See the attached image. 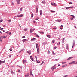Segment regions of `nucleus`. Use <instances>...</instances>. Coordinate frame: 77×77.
<instances>
[{
    "label": "nucleus",
    "mask_w": 77,
    "mask_h": 77,
    "mask_svg": "<svg viewBox=\"0 0 77 77\" xmlns=\"http://www.w3.org/2000/svg\"><path fill=\"white\" fill-rule=\"evenodd\" d=\"M23 9H22V8H20V11H22V10Z\"/></svg>",
    "instance_id": "6e6d98bb"
},
{
    "label": "nucleus",
    "mask_w": 77,
    "mask_h": 77,
    "mask_svg": "<svg viewBox=\"0 0 77 77\" xmlns=\"http://www.w3.org/2000/svg\"><path fill=\"white\" fill-rule=\"evenodd\" d=\"M30 74L31 76L33 77V74H32V71H30Z\"/></svg>",
    "instance_id": "0eeeda50"
},
{
    "label": "nucleus",
    "mask_w": 77,
    "mask_h": 77,
    "mask_svg": "<svg viewBox=\"0 0 77 77\" xmlns=\"http://www.w3.org/2000/svg\"><path fill=\"white\" fill-rule=\"evenodd\" d=\"M4 29L3 28H1V30H3Z\"/></svg>",
    "instance_id": "864d4df0"
},
{
    "label": "nucleus",
    "mask_w": 77,
    "mask_h": 77,
    "mask_svg": "<svg viewBox=\"0 0 77 77\" xmlns=\"http://www.w3.org/2000/svg\"><path fill=\"white\" fill-rule=\"evenodd\" d=\"M39 49L37 50L38 54H39Z\"/></svg>",
    "instance_id": "c9c22d12"
},
{
    "label": "nucleus",
    "mask_w": 77,
    "mask_h": 77,
    "mask_svg": "<svg viewBox=\"0 0 77 77\" xmlns=\"http://www.w3.org/2000/svg\"><path fill=\"white\" fill-rule=\"evenodd\" d=\"M53 29H54V30H56V28L54 27L53 28Z\"/></svg>",
    "instance_id": "8fccbe9b"
},
{
    "label": "nucleus",
    "mask_w": 77,
    "mask_h": 77,
    "mask_svg": "<svg viewBox=\"0 0 77 77\" xmlns=\"http://www.w3.org/2000/svg\"><path fill=\"white\" fill-rule=\"evenodd\" d=\"M5 61H2L0 60V65L2 64V63H5Z\"/></svg>",
    "instance_id": "1a4fd4ad"
},
{
    "label": "nucleus",
    "mask_w": 77,
    "mask_h": 77,
    "mask_svg": "<svg viewBox=\"0 0 77 77\" xmlns=\"http://www.w3.org/2000/svg\"><path fill=\"white\" fill-rule=\"evenodd\" d=\"M11 73L12 74H14V72L13 71H11Z\"/></svg>",
    "instance_id": "ea45409f"
},
{
    "label": "nucleus",
    "mask_w": 77,
    "mask_h": 77,
    "mask_svg": "<svg viewBox=\"0 0 77 77\" xmlns=\"http://www.w3.org/2000/svg\"><path fill=\"white\" fill-rule=\"evenodd\" d=\"M67 66V64H65L62 66V67H65V66Z\"/></svg>",
    "instance_id": "412c9836"
},
{
    "label": "nucleus",
    "mask_w": 77,
    "mask_h": 77,
    "mask_svg": "<svg viewBox=\"0 0 77 77\" xmlns=\"http://www.w3.org/2000/svg\"><path fill=\"white\" fill-rule=\"evenodd\" d=\"M2 21H3V20L1 19L0 20V22H2Z\"/></svg>",
    "instance_id": "de8ad7c7"
},
{
    "label": "nucleus",
    "mask_w": 77,
    "mask_h": 77,
    "mask_svg": "<svg viewBox=\"0 0 77 77\" xmlns=\"http://www.w3.org/2000/svg\"><path fill=\"white\" fill-rule=\"evenodd\" d=\"M44 62L42 61V63L41 64H40V65H42V64H43V63H44Z\"/></svg>",
    "instance_id": "cd10ccee"
},
{
    "label": "nucleus",
    "mask_w": 77,
    "mask_h": 77,
    "mask_svg": "<svg viewBox=\"0 0 77 77\" xmlns=\"http://www.w3.org/2000/svg\"><path fill=\"white\" fill-rule=\"evenodd\" d=\"M20 15H17V17H20Z\"/></svg>",
    "instance_id": "49530a36"
},
{
    "label": "nucleus",
    "mask_w": 77,
    "mask_h": 77,
    "mask_svg": "<svg viewBox=\"0 0 77 77\" xmlns=\"http://www.w3.org/2000/svg\"><path fill=\"white\" fill-rule=\"evenodd\" d=\"M11 55H9V57L10 58L11 57Z\"/></svg>",
    "instance_id": "bf43d9fd"
},
{
    "label": "nucleus",
    "mask_w": 77,
    "mask_h": 77,
    "mask_svg": "<svg viewBox=\"0 0 77 77\" xmlns=\"http://www.w3.org/2000/svg\"><path fill=\"white\" fill-rule=\"evenodd\" d=\"M71 16H72V17L71 18V20L72 21H73V20H74V18H75V16L72 15Z\"/></svg>",
    "instance_id": "f257e3e1"
},
{
    "label": "nucleus",
    "mask_w": 77,
    "mask_h": 77,
    "mask_svg": "<svg viewBox=\"0 0 77 77\" xmlns=\"http://www.w3.org/2000/svg\"><path fill=\"white\" fill-rule=\"evenodd\" d=\"M9 50H10V51H12V49H10Z\"/></svg>",
    "instance_id": "338daca9"
},
{
    "label": "nucleus",
    "mask_w": 77,
    "mask_h": 77,
    "mask_svg": "<svg viewBox=\"0 0 77 77\" xmlns=\"http://www.w3.org/2000/svg\"><path fill=\"white\" fill-rule=\"evenodd\" d=\"M2 38H4V39H5L6 38V37H5V36H2Z\"/></svg>",
    "instance_id": "c756f323"
},
{
    "label": "nucleus",
    "mask_w": 77,
    "mask_h": 77,
    "mask_svg": "<svg viewBox=\"0 0 77 77\" xmlns=\"http://www.w3.org/2000/svg\"><path fill=\"white\" fill-rule=\"evenodd\" d=\"M75 64L76 65H77V61L76 62V63H75Z\"/></svg>",
    "instance_id": "e2e57ef3"
},
{
    "label": "nucleus",
    "mask_w": 77,
    "mask_h": 77,
    "mask_svg": "<svg viewBox=\"0 0 77 77\" xmlns=\"http://www.w3.org/2000/svg\"><path fill=\"white\" fill-rule=\"evenodd\" d=\"M36 47L37 50H39V46H38V44H36Z\"/></svg>",
    "instance_id": "39448f33"
},
{
    "label": "nucleus",
    "mask_w": 77,
    "mask_h": 77,
    "mask_svg": "<svg viewBox=\"0 0 77 77\" xmlns=\"http://www.w3.org/2000/svg\"><path fill=\"white\" fill-rule=\"evenodd\" d=\"M51 5L53 6H57V5L56 4V3L51 2Z\"/></svg>",
    "instance_id": "f03ea898"
},
{
    "label": "nucleus",
    "mask_w": 77,
    "mask_h": 77,
    "mask_svg": "<svg viewBox=\"0 0 77 77\" xmlns=\"http://www.w3.org/2000/svg\"><path fill=\"white\" fill-rule=\"evenodd\" d=\"M56 67H54L52 69V71H54V69H56Z\"/></svg>",
    "instance_id": "b1692460"
},
{
    "label": "nucleus",
    "mask_w": 77,
    "mask_h": 77,
    "mask_svg": "<svg viewBox=\"0 0 77 77\" xmlns=\"http://www.w3.org/2000/svg\"><path fill=\"white\" fill-rule=\"evenodd\" d=\"M57 48V46H55L54 47V50H56V48Z\"/></svg>",
    "instance_id": "f704fd0d"
},
{
    "label": "nucleus",
    "mask_w": 77,
    "mask_h": 77,
    "mask_svg": "<svg viewBox=\"0 0 77 77\" xmlns=\"http://www.w3.org/2000/svg\"><path fill=\"white\" fill-rule=\"evenodd\" d=\"M29 75H30L29 73H27L25 75V77H29Z\"/></svg>",
    "instance_id": "6e6552de"
},
{
    "label": "nucleus",
    "mask_w": 77,
    "mask_h": 77,
    "mask_svg": "<svg viewBox=\"0 0 77 77\" xmlns=\"http://www.w3.org/2000/svg\"><path fill=\"white\" fill-rule=\"evenodd\" d=\"M33 14L32 13L31 14V18H33Z\"/></svg>",
    "instance_id": "aec40b11"
},
{
    "label": "nucleus",
    "mask_w": 77,
    "mask_h": 77,
    "mask_svg": "<svg viewBox=\"0 0 77 77\" xmlns=\"http://www.w3.org/2000/svg\"><path fill=\"white\" fill-rule=\"evenodd\" d=\"M56 21H58V22H59V20H56Z\"/></svg>",
    "instance_id": "052dcab7"
},
{
    "label": "nucleus",
    "mask_w": 77,
    "mask_h": 77,
    "mask_svg": "<svg viewBox=\"0 0 77 77\" xmlns=\"http://www.w3.org/2000/svg\"><path fill=\"white\" fill-rule=\"evenodd\" d=\"M64 40H65V38H63V42Z\"/></svg>",
    "instance_id": "680f3d73"
},
{
    "label": "nucleus",
    "mask_w": 77,
    "mask_h": 77,
    "mask_svg": "<svg viewBox=\"0 0 77 77\" xmlns=\"http://www.w3.org/2000/svg\"><path fill=\"white\" fill-rule=\"evenodd\" d=\"M69 4H70V5H71V4H72V2H69Z\"/></svg>",
    "instance_id": "79ce46f5"
},
{
    "label": "nucleus",
    "mask_w": 77,
    "mask_h": 77,
    "mask_svg": "<svg viewBox=\"0 0 77 77\" xmlns=\"http://www.w3.org/2000/svg\"><path fill=\"white\" fill-rule=\"evenodd\" d=\"M50 12H51L54 13V12H55V11H53V10H51L50 11Z\"/></svg>",
    "instance_id": "393cba45"
},
{
    "label": "nucleus",
    "mask_w": 77,
    "mask_h": 77,
    "mask_svg": "<svg viewBox=\"0 0 77 77\" xmlns=\"http://www.w3.org/2000/svg\"><path fill=\"white\" fill-rule=\"evenodd\" d=\"M27 41V40L26 39H24L22 40V41L23 42V43H24L25 42H26V41Z\"/></svg>",
    "instance_id": "ddd939ff"
},
{
    "label": "nucleus",
    "mask_w": 77,
    "mask_h": 77,
    "mask_svg": "<svg viewBox=\"0 0 77 77\" xmlns=\"http://www.w3.org/2000/svg\"><path fill=\"white\" fill-rule=\"evenodd\" d=\"M11 20H8L9 23H10V22H11Z\"/></svg>",
    "instance_id": "13d9d810"
},
{
    "label": "nucleus",
    "mask_w": 77,
    "mask_h": 77,
    "mask_svg": "<svg viewBox=\"0 0 77 77\" xmlns=\"http://www.w3.org/2000/svg\"><path fill=\"white\" fill-rule=\"evenodd\" d=\"M17 3L20 4V0H17Z\"/></svg>",
    "instance_id": "9d476101"
},
{
    "label": "nucleus",
    "mask_w": 77,
    "mask_h": 77,
    "mask_svg": "<svg viewBox=\"0 0 77 77\" xmlns=\"http://www.w3.org/2000/svg\"><path fill=\"white\" fill-rule=\"evenodd\" d=\"M66 48L67 50H68V44H66Z\"/></svg>",
    "instance_id": "a211bd4d"
},
{
    "label": "nucleus",
    "mask_w": 77,
    "mask_h": 77,
    "mask_svg": "<svg viewBox=\"0 0 77 77\" xmlns=\"http://www.w3.org/2000/svg\"><path fill=\"white\" fill-rule=\"evenodd\" d=\"M31 59V60H32V61H33L34 60H33V58H32Z\"/></svg>",
    "instance_id": "09e8293b"
},
{
    "label": "nucleus",
    "mask_w": 77,
    "mask_h": 77,
    "mask_svg": "<svg viewBox=\"0 0 77 77\" xmlns=\"http://www.w3.org/2000/svg\"><path fill=\"white\" fill-rule=\"evenodd\" d=\"M36 61L37 63H40V61L38 62V60H37Z\"/></svg>",
    "instance_id": "473e14b6"
},
{
    "label": "nucleus",
    "mask_w": 77,
    "mask_h": 77,
    "mask_svg": "<svg viewBox=\"0 0 77 77\" xmlns=\"http://www.w3.org/2000/svg\"><path fill=\"white\" fill-rule=\"evenodd\" d=\"M8 34H9V35H11V32H9L8 33Z\"/></svg>",
    "instance_id": "0e129e2a"
},
{
    "label": "nucleus",
    "mask_w": 77,
    "mask_h": 77,
    "mask_svg": "<svg viewBox=\"0 0 77 77\" xmlns=\"http://www.w3.org/2000/svg\"><path fill=\"white\" fill-rule=\"evenodd\" d=\"M69 8H73V7L72 6V7H69Z\"/></svg>",
    "instance_id": "603ef678"
},
{
    "label": "nucleus",
    "mask_w": 77,
    "mask_h": 77,
    "mask_svg": "<svg viewBox=\"0 0 77 77\" xmlns=\"http://www.w3.org/2000/svg\"><path fill=\"white\" fill-rule=\"evenodd\" d=\"M25 38V36H23L22 37V38Z\"/></svg>",
    "instance_id": "c03bdc74"
},
{
    "label": "nucleus",
    "mask_w": 77,
    "mask_h": 77,
    "mask_svg": "<svg viewBox=\"0 0 77 77\" xmlns=\"http://www.w3.org/2000/svg\"><path fill=\"white\" fill-rule=\"evenodd\" d=\"M23 63H26V60H23Z\"/></svg>",
    "instance_id": "bb28decb"
},
{
    "label": "nucleus",
    "mask_w": 77,
    "mask_h": 77,
    "mask_svg": "<svg viewBox=\"0 0 77 77\" xmlns=\"http://www.w3.org/2000/svg\"><path fill=\"white\" fill-rule=\"evenodd\" d=\"M72 58H73V57H69V58L67 59V60H70V59H72Z\"/></svg>",
    "instance_id": "f8f14e48"
},
{
    "label": "nucleus",
    "mask_w": 77,
    "mask_h": 77,
    "mask_svg": "<svg viewBox=\"0 0 77 77\" xmlns=\"http://www.w3.org/2000/svg\"><path fill=\"white\" fill-rule=\"evenodd\" d=\"M24 50V49H22L20 51H19V53H20V52H21V51H23Z\"/></svg>",
    "instance_id": "e433bc0d"
},
{
    "label": "nucleus",
    "mask_w": 77,
    "mask_h": 77,
    "mask_svg": "<svg viewBox=\"0 0 77 77\" xmlns=\"http://www.w3.org/2000/svg\"><path fill=\"white\" fill-rule=\"evenodd\" d=\"M42 10H40V15H42Z\"/></svg>",
    "instance_id": "dca6fc26"
},
{
    "label": "nucleus",
    "mask_w": 77,
    "mask_h": 77,
    "mask_svg": "<svg viewBox=\"0 0 77 77\" xmlns=\"http://www.w3.org/2000/svg\"><path fill=\"white\" fill-rule=\"evenodd\" d=\"M54 41H55V40H52V43H54Z\"/></svg>",
    "instance_id": "72a5a7b5"
},
{
    "label": "nucleus",
    "mask_w": 77,
    "mask_h": 77,
    "mask_svg": "<svg viewBox=\"0 0 77 77\" xmlns=\"http://www.w3.org/2000/svg\"><path fill=\"white\" fill-rule=\"evenodd\" d=\"M38 19H39V18H37L36 19V20H38Z\"/></svg>",
    "instance_id": "a19ab883"
},
{
    "label": "nucleus",
    "mask_w": 77,
    "mask_h": 77,
    "mask_svg": "<svg viewBox=\"0 0 77 77\" xmlns=\"http://www.w3.org/2000/svg\"><path fill=\"white\" fill-rule=\"evenodd\" d=\"M18 71L19 72H21V71L20 69L18 70Z\"/></svg>",
    "instance_id": "58836bf2"
},
{
    "label": "nucleus",
    "mask_w": 77,
    "mask_h": 77,
    "mask_svg": "<svg viewBox=\"0 0 77 77\" xmlns=\"http://www.w3.org/2000/svg\"><path fill=\"white\" fill-rule=\"evenodd\" d=\"M59 60V59H57L55 60V61H57V60Z\"/></svg>",
    "instance_id": "7c9ffc66"
},
{
    "label": "nucleus",
    "mask_w": 77,
    "mask_h": 77,
    "mask_svg": "<svg viewBox=\"0 0 77 77\" xmlns=\"http://www.w3.org/2000/svg\"><path fill=\"white\" fill-rule=\"evenodd\" d=\"M47 38H50V37H51V36L50 35H47Z\"/></svg>",
    "instance_id": "6ab92c4d"
},
{
    "label": "nucleus",
    "mask_w": 77,
    "mask_h": 77,
    "mask_svg": "<svg viewBox=\"0 0 77 77\" xmlns=\"http://www.w3.org/2000/svg\"><path fill=\"white\" fill-rule=\"evenodd\" d=\"M23 16V14H21L20 15L19 17H22Z\"/></svg>",
    "instance_id": "2f4dec72"
},
{
    "label": "nucleus",
    "mask_w": 77,
    "mask_h": 77,
    "mask_svg": "<svg viewBox=\"0 0 77 77\" xmlns=\"http://www.w3.org/2000/svg\"><path fill=\"white\" fill-rule=\"evenodd\" d=\"M68 77V75H65V76H64V77Z\"/></svg>",
    "instance_id": "37998d69"
},
{
    "label": "nucleus",
    "mask_w": 77,
    "mask_h": 77,
    "mask_svg": "<svg viewBox=\"0 0 77 77\" xmlns=\"http://www.w3.org/2000/svg\"><path fill=\"white\" fill-rule=\"evenodd\" d=\"M11 5H14V3H12Z\"/></svg>",
    "instance_id": "5fc2aeb1"
},
{
    "label": "nucleus",
    "mask_w": 77,
    "mask_h": 77,
    "mask_svg": "<svg viewBox=\"0 0 77 77\" xmlns=\"http://www.w3.org/2000/svg\"><path fill=\"white\" fill-rule=\"evenodd\" d=\"M48 54H50V51L48 50Z\"/></svg>",
    "instance_id": "a18cd8bd"
},
{
    "label": "nucleus",
    "mask_w": 77,
    "mask_h": 77,
    "mask_svg": "<svg viewBox=\"0 0 77 77\" xmlns=\"http://www.w3.org/2000/svg\"><path fill=\"white\" fill-rule=\"evenodd\" d=\"M28 53H29V54H31V53H30V52H28Z\"/></svg>",
    "instance_id": "4d7b16f0"
},
{
    "label": "nucleus",
    "mask_w": 77,
    "mask_h": 77,
    "mask_svg": "<svg viewBox=\"0 0 77 77\" xmlns=\"http://www.w3.org/2000/svg\"><path fill=\"white\" fill-rule=\"evenodd\" d=\"M35 35H36V36L37 37V38H39V36L38 35H37V34H35Z\"/></svg>",
    "instance_id": "5701e85b"
},
{
    "label": "nucleus",
    "mask_w": 77,
    "mask_h": 77,
    "mask_svg": "<svg viewBox=\"0 0 77 77\" xmlns=\"http://www.w3.org/2000/svg\"><path fill=\"white\" fill-rule=\"evenodd\" d=\"M36 41V38H33L31 40V41Z\"/></svg>",
    "instance_id": "423d86ee"
},
{
    "label": "nucleus",
    "mask_w": 77,
    "mask_h": 77,
    "mask_svg": "<svg viewBox=\"0 0 77 77\" xmlns=\"http://www.w3.org/2000/svg\"><path fill=\"white\" fill-rule=\"evenodd\" d=\"M39 33H40V34H44V32H39Z\"/></svg>",
    "instance_id": "f3484780"
},
{
    "label": "nucleus",
    "mask_w": 77,
    "mask_h": 77,
    "mask_svg": "<svg viewBox=\"0 0 77 77\" xmlns=\"http://www.w3.org/2000/svg\"><path fill=\"white\" fill-rule=\"evenodd\" d=\"M65 63H66V62H62V64H65Z\"/></svg>",
    "instance_id": "4c0bfd02"
},
{
    "label": "nucleus",
    "mask_w": 77,
    "mask_h": 77,
    "mask_svg": "<svg viewBox=\"0 0 77 77\" xmlns=\"http://www.w3.org/2000/svg\"><path fill=\"white\" fill-rule=\"evenodd\" d=\"M38 9H39V8L38 7H36V13H38Z\"/></svg>",
    "instance_id": "7ed1b4c3"
},
{
    "label": "nucleus",
    "mask_w": 77,
    "mask_h": 77,
    "mask_svg": "<svg viewBox=\"0 0 77 77\" xmlns=\"http://www.w3.org/2000/svg\"><path fill=\"white\" fill-rule=\"evenodd\" d=\"M33 31H34V29H32V28L30 29V33H32V32H33Z\"/></svg>",
    "instance_id": "20e7f679"
},
{
    "label": "nucleus",
    "mask_w": 77,
    "mask_h": 77,
    "mask_svg": "<svg viewBox=\"0 0 77 77\" xmlns=\"http://www.w3.org/2000/svg\"><path fill=\"white\" fill-rule=\"evenodd\" d=\"M30 59H32V58H33V57H32V56H30Z\"/></svg>",
    "instance_id": "3c124183"
},
{
    "label": "nucleus",
    "mask_w": 77,
    "mask_h": 77,
    "mask_svg": "<svg viewBox=\"0 0 77 77\" xmlns=\"http://www.w3.org/2000/svg\"><path fill=\"white\" fill-rule=\"evenodd\" d=\"M66 9H70L69 7H67L66 8Z\"/></svg>",
    "instance_id": "c85d7f7f"
},
{
    "label": "nucleus",
    "mask_w": 77,
    "mask_h": 77,
    "mask_svg": "<svg viewBox=\"0 0 77 77\" xmlns=\"http://www.w3.org/2000/svg\"><path fill=\"white\" fill-rule=\"evenodd\" d=\"M42 3L43 4H45V1H43L42 2Z\"/></svg>",
    "instance_id": "4be33fe9"
},
{
    "label": "nucleus",
    "mask_w": 77,
    "mask_h": 77,
    "mask_svg": "<svg viewBox=\"0 0 77 77\" xmlns=\"http://www.w3.org/2000/svg\"><path fill=\"white\" fill-rule=\"evenodd\" d=\"M2 38V36H0V41L2 42V41H3V38Z\"/></svg>",
    "instance_id": "9b49d317"
},
{
    "label": "nucleus",
    "mask_w": 77,
    "mask_h": 77,
    "mask_svg": "<svg viewBox=\"0 0 77 77\" xmlns=\"http://www.w3.org/2000/svg\"><path fill=\"white\" fill-rule=\"evenodd\" d=\"M58 66H60V64H58Z\"/></svg>",
    "instance_id": "774afa93"
},
{
    "label": "nucleus",
    "mask_w": 77,
    "mask_h": 77,
    "mask_svg": "<svg viewBox=\"0 0 77 77\" xmlns=\"http://www.w3.org/2000/svg\"><path fill=\"white\" fill-rule=\"evenodd\" d=\"M75 61H72V62H71V63H69V64L71 65V64H72L73 63H75Z\"/></svg>",
    "instance_id": "2eb2a0df"
},
{
    "label": "nucleus",
    "mask_w": 77,
    "mask_h": 77,
    "mask_svg": "<svg viewBox=\"0 0 77 77\" xmlns=\"http://www.w3.org/2000/svg\"><path fill=\"white\" fill-rule=\"evenodd\" d=\"M24 31H27V28H25L24 29Z\"/></svg>",
    "instance_id": "a878e982"
},
{
    "label": "nucleus",
    "mask_w": 77,
    "mask_h": 77,
    "mask_svg": "<svg viewBox=\"0 0 77 77\" xmlns=\"http://www.w3.org/2000/svg\"><path fill=\"white\" fill-rule=\"evenodd\" d=\"M60 27H63V25H61V26H60Z\"/></svg>",
    "instance_id": "69168bd1"
},
{
    "label": "nucleus",
    "mask_w": 77,
    "mask_h": 77,
    "mask_svg": "<svg viewBox=\"0 0 77 77\" xmlns=\"http://www.w3.org/2000/svg\"><path fill=\"white\" fill-rule=\"evenodd\" d=\"M75 40H73V46L75 45Z\"/></svg>",
    "instance_id": "4468645a"
}]
</instances>
